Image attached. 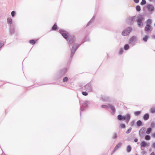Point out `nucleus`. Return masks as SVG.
Listing matches in <instances>:
<instances>
[{
  "label": "nucleus",
  "mask_w": 155,
  "mask_h": 155,
  "mask_svg": "<svg viewBox=\"0 0 155 155\" xmlns=\"http://www.w3.org/2000/svg\"><path fill=\"white\" fill-rule=\"evenodd\" d=\"M150 127L151 128H154L155 127V123L154 122H151L150 124Z\"/></svg>",
  "instance_id": "obj_37"
},
{
  "label": "nucleus",
  "mask_w": 155,
  "mask_h": 155,
  "mask_svg": "<svg viewBox=\"0 0 155 155\" xmlns=\"http://www.w3.org/2000/svg\"><path fill=\"white\" fill-rule=\"evenodd\" d=\"M136 16L132 17H129L127 19V21L128 23L130 25L133 24L135 20Z\"/></svg>",
  "instance_id": "obj_7"
},
{
  "label": "nucleus",
  "mask_w": 155,
  "mask_h": 155,
  "mask_svg": "<svg viewBox=\"0 0 155 155\" xmlns=\"http://www.w3.org/2000/svg\"><path fill=\"white\" fill-rule=\"evenodd\" d=\"M146 152L145 151V150H143V151H142L141 153V154H142V155H143L144 154H146Z\"/></svg>",
  "instance_id": "obj_48"
},
{
  "label": "nucleus",
  "mask_w": 155,
  "mask_h": 155,
  "mask_svg": "<svg viewBox=\"0 0 155 155\" xmlns=\"http://www.w3.org/2000/svg\"><path fill=\"white\" fill-rule=\"evenodd\" d=\"M147 8L150 12L153 11L154 9V8L151 4H147L146 5Z\"/></svg>",
  "instance_id": "obj_12"
},
{
  "label": "nucleus",
  "mask_w": 155,
  "mask_h": 155,
  "mask_svg": "<svg viewBox=\"0 0 155 155\" xmlns=\"http://www.w3.org/2000/svg\"><path fill=\"white\" fill-rule=\"evenodd\" d=\"M58 29V26L56 23H55L52 27L51 29L53 31H55Z\"/></svg>",
  "instance_id": "obj_24"
},
{
  "label": "nucleus",
  "mask_w": 155,
  "mask_h": 155,
  "mask_svg": "<svg viewBox=\"0 0 155 155\" xmlns=\"http://www.w3.org/2000/svg\"><path fill=\"white\" fill-rule=\"evenodd\" d=\"M150 136L149 135H147L145 137V139L147 140H150Z\"/></svg>",
  "instance_id": "obj_30"
},
{
  "label": "nucleus",
  "mask_w": 155,
  "mask_h": 155,
  "mask_svg": "<svg viewBox=\"0 0 155 155\" xmlns=\"http://www.w3.org/2000/svg\"><path fill=\"white\" fill-rule=\"evenodd\" d=\"M4 45V44L2 43L1 41H0V48H1Z\"/></svg>",
  "instance_id": "obj_45"
},
{
  "label": "nucleus",
  "mask_w": 155,
  "mask_h": 155,
  "mask_svg": "<svg viewBox=\"0 0 155 155\" xmlns=\"http://www.w3.org/2000/svg\"><path fill=\"white\" fill-rule=\"evenodd\" d=\"M89 103V101H86L84 102L82 104V106H81L80 107V111H83L85 108L88 107V104Z\"/></svg>",
  "instance_id": "obj_8"
},
{
  "label": "nucleus",
  "mask_w": 155,
  "mask_h": 155,
  "mask_svg": "<svg viewBox=\"0 0 155 155\" xmlns=\"http://www.w3.org/2000/svg\"><path fill=\"white\" fill-rule=\"evenodd\" d=\"M82 94L84 96H87L88 95V93L86 91H83L82 92Z\"/></svg>",
  "instance_id": "obj_44"
},
{
  "label": "nucleus",
  "mask_w": 155,
  "mask_h": 155,
  "mask_svg": "<svg viewBox=\"0 0 155 155\" xmlns=\"http://www.w3.org/2000/svg\"><path fill=\"white\" fill-rule=\"evenodd\" d=\"M152 128L151 127H148L147 128V130L146 131V133L147 134H149L152 131Z\"/></svg>",
  "instance_id": "obj_25"
},
{
  "label": "nucleus",
  "mask_w": 155,
  "mask_h": 155,
  "mask_svg": "<svg viewBox=\"0 0 155 155\" xmlns=\"http://www.w3.org/2000/svg\"><path fill=\"white\" fill-rule=\"evenodd\" d=\"M132 30V28L131 27H128L123 30L121 34L124 36H127L130 33Z\"/></svg>",
  "instance_id": "obj_6"
},
{
  "label": "nucleus",
  "mask_w": 155,
  "mask_h": 155,
  "mask_svg": "<svg viewBox=\"0 0 155 155\" xmlns=\"http://www.w3.org/2000/svg\"><path fill=\"white\" fill-rule=\"evenodd\" d=\"M117 134L116 133H114V135L112 137V138L113 139H115L117 138Z\"/></svg>",
  "instance_id": "obj_40"
},
{
  "label": "nucleus",
  "mask_w": 155,
  "mask_h": 155,
  "mask_svg": "<svg viewBox=\"0 0 155 155\" xmlns=\"http://www.w3.org/2000/svg\"><path fill=\"white\" fill-rule=\"evenodd\" d=\"M146 3L147 2L146 0H142L140 4L141 5H145Z\"/></svg>",
  "instance_id": "obj_36"
},
{
  "label": "nucleus",
  "mask_w": 155,
  "mask_h": 155,
  "mask_svg": "<svg viewBox=\"0 0 155 155\" xmlns=\"http://www.w3.org/2000/svg\"><path fill=\"white\" fill-rule=\"evenodd\" d=\"M125 117L124 115H122L121 114L118 115L117 117L118 120L120 121L125 120Z\"/></svg>",
  "instance_id": "obj_15"
},
{
  "label": "nucleus",
  "mask_w": 155,
  "mask_h": 155,
  "mask_svg": "<svg viewBox=\"0 0 155 155\" xmlns=\"http://www.w3.org/2000/svg\"><path fill=\"white\" fill-rule=\"evenodd\" d=\"M29 43L32 45H34L35 43V41L34 39H31L29 41Z\"/></svg>",
  "instance_id": "obj_32"
},
{
  "label": "nucleus",
  "mask_w": 155,
  "mask_h": 155,
  "mask_svg": "<svg viewBox=\"0 0 155 155\" xmlns=\"http://www.w3.org/2000/svg\"><path fill=\"white\" fill-rule=\"evenodd\" d=\"M152 136L153 137V138H155V133H153L152 134Z\"/></svg>",
  "instance_id": "obj_50"
},
{
  "label": "nucleus",
  "mask_w": 155,
  "mask_h": 155,
  "mask_svg": "<svg viewBox=\"0 0 155 155\" xmlns=\"http://www.w3.org/2000/svg\"><path fill=\"white\" fill-rule=\"evenodd\" d=\"M152 23L151 20L150 19H148L147 21L146 22V25H151V24Z\"/></svg>",
  "instance_id": "obj_27"
},
{
  "label": "nucleus",
  "mask_w": 155,
  "mask_h": 155,
  "mask_svg": "<svg viewBox=\"0 0 155 155\" xmlns=\"http://www.w3.org/2000/svg\"><path fill=\"white\" fill-rule=\"evenodd\" d=\"M123 51L124 50L123 48H120L119 52V54H121L123 52Z\"/></svg>",
  "instance_id": "obj_42"
},
{
  "label": "nucleus",
  "mask_w": 155,
  "mask_h": 155,
  "mask_svg": "<svg viewBox=\"0 0 155 155\" xmlns=\"http://www.w3.org/2000/svg\"><path fill=\"white\" fill-rule=\"evenodd\" d=\"M150 155H155V154L154 152H152L150 154Z\"/></svg>",
  "instance_id": "obj_52"
},
{
  "label": "nucleus",
  "mask_w": 155,
  "mask_h": 155,
  "mask_svg": "<svg viewBox=\"0 0 155 155\" xmlns=\"http://www.w3.org/2000/svg\"><path fill=\"white\" fill-rule=\"evenodd\" d=\"M149 38V36L148 35H146L142 38V40L144 42H147Z\"/></svg>",
  "instance_id": "obj_29"
},
{
  "label": "nucleus",
  "mask_w": 155,
  "mask_h": 155,
  "mask_svg": "<svg viewBox=\"0 0 155 155\" xmlns=\"http://www.w3.org/2000/svg\"><path fill=\"white\" fill-rule=\"evenodd\" d=\"M135 155H139L137 154V151L136 152Z\"/></svg>",
  "instance_id": "obj_53"
},
{
  "label": "nucleus",
  "mask_w": 155,
  "mask_h": 155,
  "mask_svg": "<svg viewBox=\"0 0 155 155\" xmlns=\"http://www.w3.org/2000/svg\"><path fill=\"white\" fill-rule=\"evenodd\" d=\"M145 131V128L143 127L139 130V131L140 136L142 137H143V134Z\"/></svg>",
  "instance_id": "obj_13"
},
{
  "label": "nucleus",
  "mask_w": 155,
  "mask_h": 155,
  "mask_svg": "<svg viewBox=\"0 0 155 155\" xmlns=\"http://www.w3.org/2000/svg\"><path fill=\"white\" fill-rule=\"evenodd\" d=\"M150 143L149 142H146L143 141L141 142L140 143V147H149L150 146Z\"/></svg>",
  "instance_id": "obj_11"
},
{
  "label": "nucleus",
  "mask_w": 155,
  "mask_h": 155,
  "mask_svg": "<svg viewBox=\"0 0 155 155\" xmlns=\"http://www.w3.org/2000/svg\"><path fill=\"white\" fill-rule=\"evenodd\" d=\"M108 105L109 106V108H110L111 110V114L114 115L115 114L116 111L115 108L110 104H108Z\"/></svg>",
  "instance_id": "obj_10"
},
{
  "label": "nucleus",
  "mask_w": 155,
  "mask_h": 155,
  "mask_svg": "<svg viewBox=\"0 0 155 155\" xmlns=\"http://www.w3.org/2000/svg\"><path fill=\"white\" fill-rule=\"evenodd\" d=\"M151 147L155 149V142L152 143L151 145Z\"/></svg>",
  "instance_id": "obj_47"
},
{
  "label": "nucleus",
  "mask_w": 155,
  "mask_h": 155,
  "mask_svg": "<svg viewBox=\"0 0 155 155\" xmlns=\"http://www.w3.org/2000/svg\"><path fill=\"white\" fill-rule=\"evenodd\" d=\"M149 118V114L148 113H147L145 114L143 117V119L144 120H148Z\"/></svg>",
  "instance_id": "obj_19"
},
{
  "label": "nucleus",
  "mask_w": 155,
  "mask_h": 155,
  "mask_svg": "<svg viewBox=\"0 0 155 155\" xmlns=\"http://www.w3.org/2000/svg\"><path fill=\"white\" fill-rule=\"evenodd\" d=\"M9 31L11 35L14 34L15 32V28L13 27H11L10 28Z\"/></svg>",
  "instance_id": "obj_21"
},
{
  "label": "nucleus",
  "mask_w": 155,
  "mask_h": 155,
  "mask_svg": "<svg viewBox=\"0 0 155 155\" xmlns=\"http://www.w3.org/2000/svg\"><path fill=\"white\" fill-rule=\"evenodd\" d=\"M152 151V149H149V151L150 152H151Z\"/></svg>",
  "instance_id": "obj_55"
},
{
  "label": "nucleus",
  "mask_w": 155,
  "mask_h": 155,
  "mask_svg": "<svg viewBox=\"0 0 155 155\" xmlns=\"http://www.w3.org/2000/svg\"><path fill=\"white\" fill-rule=\"evenodd\" d=\"M101 99L103 101H108L109 100V97L107 96H102L101 97Z\"/></svg>",
  "instance_id": "obj_18"
},
{
  "label": "nucleus",
  "mask_w": 155,
  "mask_h": 155,
  "mask_svg": "<svg viewBox=\"0 0 155 155\" xmlns=\"http://www.w3.org/2000/svg\"><path fill=\"white\" fill-rule=\"evenodd\" d=\"M122 143L121 142H119L115 146L114 149L112 151L111 154H113L115 152L119 147H120Z\"/></svg>",
  "instance_id": "obj_9"
},
{
  "label": "nucleus",
  "mask_w": 155,
  "mask_h": 155,
  "mask_svg": "<svg viewBox=\"0 0 155 155\" xmlns=\"http://www.w3.org/2000/svg\"><path fill=\"white\" fill-rule=\"evenodd\" d=\"M11 15L12 17H14L16 15V12L14 11H12L11 12Z\"/></svg>",
  "instance_id": "obj_34"
},
{
  "label": "nucleus",
  "mask_w": 155,
  "mask_h": 155,
  "mask_svg": "<svg viewBox=\"0 0 155 155\" xmlns=\"http://www.w3.org/2000/svg\"><path fill=\"white\" fill-rule=\"evenodd\" d=\"M68 78L67 77H64L62 80V82L63 83H65L68 81Z\"/></svg>",
  "instance_id": "obj_31"
},
{
  "label": "nucleus",
  "mask_w": 155,
  "mask_h": 155,
  "mask_svg": "<svg viewBox=\"0 0 155 155\" xmlns=\"http://www.w3.org/2000/svg\"><path fill=\"white\" fill-rule=\"evenodd\" d=\"M68 70L67 68H64L60 69L55 75L56 79H58L64 76Z\"/></svg>",
  "instance_id": "obj_2"
},
{
  "label": "nucleus",
  "mask_w": 155,
  "mask_h": 155,
  "mask_svg": "<svg viewBox=\"0 0 155 155\" xmlns=\"http://www.w3.org/2000/svg\"><path fill=\"white\" fill-rule=\"evenodd\" d=\"M7 22L8 24L11 25L12 23V18L10 17H9L7 18Z\"/></svg>",
  "instance_id": "obj_23"
},
{
  "label": "nucleus",
  "mask_w": 155,
  "mask_h": 155,
  "mask_svg": "<svg viewBox=\"0 0 155 155\" xmlns=\"http://www.w3.org/2000/svg\"><path fill=\"white\" fill-rule=\"evenodd\" d=\"M132 150V147L130 145H128L127 147V151L128 153L130 152Z\"/></svg>",
  "instance_id": "obj_26"
},
{
  "label": "nucleus",
  "mask_w": 155,
  "mask_h": 155,
  "mask_svg": "<svg viewBox=\"0 0 155 155\" xmlns=\"http://www.w3.org/2000/svg\"><path fill=\"white\" fill-rule=\"evenodd\" d=\"M101 107L102 108H105L106 109H108L109 108V106L108 105H102L101 106Z\"/></svg>",
  "instance_id": "obj_38"
},
{
  "label": "nucleus",
  "mask_w": 155,
  "mask_h": 155,
  "mask_svg": "<svg viewBox=\"0 0 155 155\" xmlns=\"http://www.w3.org/2000/svg\"><path fill=\"white\" fill-rule=\"evenodd\" d=\"M150 112L152 113H155V108H151L150 109Z\"/></svg>",
  "instance_id": "obj_39"
},
{
  "label": "nucleus",
  "mask_w": 155,
  "mask_h": 155,
  "mask_svg": "<svg viewBox=\"0 0 155 155\" xmlns=\"http://www.w3.org/2000/svg\"><path fill=\"white\" fill-rule=\"evenodd\" d=\"M124 116L125 117V120H126V123H128L129 121L131 118L130 114H128Z\"/></svg>",
  "instance_id": "obj_14"
},
{
  "label": "nucleus",
  "mask_w": 155,
  "mask_h": 155,
  "mask_svg": "<svg viewBox=\"0 0 155 155\" xmlns=\"http://www.w3.org/2000/svg\"><path fill=\"white\" fill-rule=\"evenodd\" d=\"M67 41H68V44L70 46L73 45L71 49L70 57L69 59V60H71L77 49L85 42L87 41H89V39L85 40L79 44L78 43L75 44V36L73 35H70V37L68 39V40Z\"/></svg>",
  "instance_id": "obj_1"
},
{
  "label": "nucleus",
  "mask_w": 155,
  "mask_h": 155,
  "mask_svg": "<svg viewBox=\"0 0 155 155\" xmlns=\"http://www.w3.org/2000/svg\"><path fill=\"white\" fill-rule=\"evenodd\" d=\"M134 2L136 3H138L139 2V0H134Z\"/></svg>",
  "instance_id": "obj_49"
},
{
  "label": "nucleus",
  "mask_w": 155,
  "mask_h": 155,
  "mask_svg": "<svg viewBox=\"0 0 155 155\" xmlns=\"http://www.w3.org/2000/svg\"><path fill=\"white\" fill-rule=\"evenodd\" d=\"M151 2L152 1V0H149Z\"/></svg>",
  "instance_id": "obj_57"
},
{
  "label": "nucleus",
  "mask_w": 155,
  "mask_h": 155,
  "mask_svg": "<svg viewBox=\"0 0 155 155\" xmlns=\"http://www.w3.org/2000/svg\"><path fill=\"white\" fill-rule=\"evenodd\" d=\"M136 125L137 127H140L142 126L143 124L142 121L141 120H139L137 122Z\"/></svg>",
  "instance_id": "obj_22"
},
{
  "label": "nucleus",
  "mask_w": 155,
  "mask_h": 155,
  "mask_svg": "<svg viewBox=\"0 0 155 155\" xmlns=\"http://www.w3.org/2000/svg\"><path fill=\"white\" fill-rule=\"evenodd\" d=\"M120 126L121 128H125L126 127L125 125L124 124H120Z\"/></svg>",
  "instance_id": "obj_41"
},
{
  "label": "nucleus",
  "mask_w": 155,
  "mask_h": 155,
  "mask_svg": "<svg viewBox=\"0 0 155 155\" xmlns=\"http://www.w3.org/2000/svg\"><path fill=\"white\" fill-rule=\"evenodd\" d=\"M142 147H141V149L143 151L144 150V149H143L142 148Z\"/></svg>",
  "instance_id": "obj_54"
},
{
  "label": "nucleus",
  "mask_w": 155,
  "mask_h": 155,
  "mask_svg": "<svg viewBox=\"0 0 155 155\" xmlns=\"http://www.w3.org/2000/svg\"><path fill=\"white\" fill-rule=\"evenodd\" d=\"M135 123V120H133L130 122V125L131 126H134Z\"/></svg>",
  "instance_id": "obj_46"
},
{
  "label": "nucleus",
  "mask_w": 155,
  "mask_h": 155,
  "mask_svg": "<svg viewBox=\"0 0 155 155\" xmlns=\"http://www.w3.org/2000/svg\"><path fill=\"white\" fill-rule=\"evenodd\" d=\"M141 113V111H138L135 112L134 114L135 116H138Z\"/></svg>",
  "instance_id": "obj_33"
},
{
  "label": "nucleus",
  "mask_w": 155,
  "mask_h": 155,
  "mask_svg": "<svg viewBox=\"0 0 155 155\" xmlns=\"http://www.w3.org/2000/svg\"><path fill=\"white\" fill-rule=\"evenodd\" d=\"M95 18L94 16H93L91 20L87 23L86 26H88L90 25L94 21Z\"/></svg>",
  "instance_id": "obj_20"
},
{
  "label": "nucleus",
  "mask_w": 155,
  "mask_h": 155,
  "mask_svg": "<svg viewBox=\"0 0 155 155\" xmlns=\"http://www.w3.org/2000/svg\"><path fill=\"white\" fill-rule=\"evenodd\" d=\"M136 11L138 12H139L141 10L140 7L139 5H137L136 6Z\"/></svg>",
  "instance_id": "obj_35"
},
{
  "label": "nucleus",
  "mask_w": 155,
  "mask_h": 155,
  "mask_svg": "<svg viewBox=\"0 0 155 155\" xmlns=\"http://www.w3.org/2000/svg\"><path fill=\"white\" fill-rule=\"evenodd\" d=\"M144 19V17L143 15H140L137 16V25L139 27L142 28L143 26V21Z\"/></svg>",
  "instance_id": "obj_3"
},
{
  "label": "nucleus",
  "mask_w": 155,
  "mask_h": 155,
  "mask_svg": "<svg viewBox=\"0 0 155 155\" xmlns=\"http://www.w3.org/2000/svg\"><path fill=\"white\" fill-rule=\"evenodd\" d=\"M59 32L61 35L64 38H65L66 40H68V38L70 36L68 32L66 31V30L61 28L59 29Z\"/></svg>",
  "instance_id": "obj_4"
},
{
  "label": "nucleus",
  "mask_w": 155,
  "mask_h": 155,
  "mask_svg": "<svg viewBox=\"0 0 155 155\" xmlns=\"http://www.w3.org/2000/svg\"><path fill=\"white\" fill-rule=\"evenodd\" d=\"M154 26H155V24H154Z\"/></svg>",
  "instance_id": "obj_58"
},
{
  "label": "nucleus",
  "mask_w": 155,
  "mask_h": 155,
  "mask_svg": "<svg viewBox=\"0 0 155 155\" xmlns=\"http://www.w3.org/2000/svg\"><path fill=\"white\" fill-rule=\"evenodd\" d=\"M130 46L128 44H126L124 46V49L125 50H127L129 49Z\"/></svg>",
  "instance_id": "obj_28"
},
{
  "label": "nucleus",
  "mask_w": 155,
  "mask_h": 155,
  "mask_svg": "<svg viewBox=\"0 0 155 155\" xmlns=\"http://www.w3.org/2000/svg\"><path fill=\"white\" fill-rule=\"evenodd\" d=\"M152 30L151 29V25H146L145 27V31H146L148 32L151 31Z\"/></svg>",
  "instance_id": "obj_16"
},
{
  "label": "nucleus",
  "mask_w": 155,
  "mask_h": 155,
  "mask_svg": "<svg viewBox=\"0 0 155 155\" xmlns=\"http://www.w3.org/2000/svg\"><path fill=\"white\" fill-rule=\"evenodd\" d=\"M137 37L135 36H133L130 38L129 41V43H131L134 41H137Z\"/></svg>",
  "instance_id": "obj_17"
},
{
  "label": "nucleus",
  "mask_w": 155,
  "mask_h": 155,
  "mask_svg": "<svg viewBox=\"0 0 155 155\" xmlns=\"http://www.w3.org/2000/svg\"><path fill=\"white\" fill-rule=\"evenodd\" d=\"M138 139L137 138H136L134 139V141L135 142H137Z\"/></svg>",
  "instance_id": "obj_51"
},
{
  "label": "nucleus",
  "mask_w": 155,
  "mask_h": 155,
  "mask_svg": "<svg viewBox=\"0 0 155 155\" xmlns=\"http://www.w3.org/2000/svg\"><path fill=\"white\" fill-rule=\"evenodd\" d=\"M132 128L131 127H130L128 129L126 132V133L127 134L129 133L131 130Z\"/></svg>",
  "instance_id": "obj_43"
},
{
  "label": "nucleus",
  "mask_w": 155,
  "mask_h": 155,
  "mask_svg": "<svg viewBox=\"0 0 155 155\" xmlns=\"http://www.w3.org/2000/svg\"><path fill=\"white\" fill-rule=\"evenodd\" d=\"M81 88L83 90H85L88 92H92L93 91L92 87L91 84L89 82L82 87Z\"/></svg>",
  "instance_id": "obj_5"
},
{
  "label": "nucleus",
  "mask_w": 155,
  "mask_h": 155,
  "mask_svg": "<svg viewBox=\"0 0 155 155\" xmlns=\"http://www.w3.org/2000/svg\"><path fill=\"white\" fill-rule=\"evenodd\" d=\"M153 38L155 39V35L153 36Z\"/></svg>",
  "instance_id": "obj_56"
}]
</instances>
